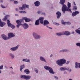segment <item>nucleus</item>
<instances>
[{"label":"nucleus","instance_id":"nucleus-1","mask_svg":"<svg viewBox=\"0 0 80 80\" xmlns=\"http://www.w3.org/2000/svg\"><path fill=\"white\" fill-rule=\"evenodd\" d=\"M66 62V60L65 59H62L57 61L56 63L59 66H63V64H65Z\"/></svg>","mask_w":80,"mask_h":80},{"label":"nucleus","instance_id":"nucleus-2","mask_svg":"<svg viewBox=\"0 0 80 80\" xmlns=\"http://www.w3.org/2000/svg\"><path fill=\"white\" fill-rule=\"evenodd\" d=\"M71 9H70V8H68L66 7V5H63L62 8V12H63V13H65V11H67V12H70L71 13H72Z\"/></svg>","mask_w":80,"mask_h":80},{"label":"nucleus","instance_id":"nucleus-3","mask_svg":"<svg viewBox=\"0 0 80 80\" xmlns=\"http://www.w3.org/2000/svg\"><path fill=\"white\" fill-rule=\"evenodd\" d=\"M16 23H17L18 25H16L17 28H19L20 25H22V23H24V21H23L22 19L17 20L16 21Z\"/></svg>","mask_w":80,"mask_h":80},{"label":"nucleus","instance_id":"nucleus-4","mask_svg":"<svg viewBox=\"0 0 80 80\" xmlns=\"http://www.w3.org/2000/svg\"><path fill=\"white\" fill-rule=\"evenodd\" d=\"M56 35L58 36H61L62 35H70V32H69L68 31H66L65 32H62L59 33H57Z\"/></svg>","mask_w":80,"mask_h":80},{"label":"nucleus","instance_id":"nucleus-5","mask_svg":"<svg viewBox=\"0 0 80 80\" xmlns=\"http://www.w3.org/2000/svg\"><path fill=\"white\" fill-rule=\"evenodd\" d=\"M44 68L46 70H49V72L50 73L54 74V72H53V69H52V68H51V67L45 66L44 67Z\"/></svg>","mask_w":80,"mask_h":80},{"label":"nucleus","instance_id":"nucleus-6","mask_svg":"<svg viewBox=\"0 0 80 80\" xmlns=\"http://www.w3.org/2000/svg\"><path fill=\"white\" fill-rule=\"evenodd\" d=\"M21 78H24L25 80H29L31 78L30 76H26L25 75H22L21 76Z\"/></svg>","mask_w":80,"mask_h":80},{"label":"nucleus","instance_id":"nucleus-7","mask_svg":"<svg viewBox=\"0 0 80 80\" xmlns=\"http://www.w3.org/2000/svg\"><path fill=\"white\" fill-rule=\"evenodd\" d=\"M7 24L8 25V27H11V28L13 29V28H15V26L13 25L12 24L10 23V20H8L7 22Z\"/></svg>","mask_w":80,"mask_h":80},{"label":"nucleus","instance_id":"nucleus-8","mask_svg":"<svg viewBox=\"0 0 80 80\" xmlns=\"http://www.w3.org/2000/svg\"><path fill=\"white\" fill-rule=\"evenodd\" d=\"M33 37H35L36 39H39L40 38V36L37 35V34L35 32L33 33Z\"/></svg>","mask_w":80,"mask_h":80},{"label":"nucleus","instance_id":"nucleus-9","mask_svg":"<svg viewBox=\"0 0 80 80\" xmlns=\"http://www.w3.org/2000/svg\"><path fill=\"white\" fill-rule=\"evenodd\" d=\"M8 35L9 39V38H11L12 37H15V34H13V33L12 32L8 33Z\"/></svg>","mask_w":80,"mask_h":80},{"label":"nucleus","instance_id":"nucleus-10","mask_svg":"<svg viewBox=\"0 0 80 80\" xmlns=\"http://www.w3.org/2000/svg\"><path fill=\"white\" fill-rule=\"evenodd\" d=\"M44 19V18L43 17H40L39 18V21H40V23L41 24H43V20Z\"/></svg>","mask_w":80,"mask_h":80},{"label":"nucleus","instance_id":"nucleus-11","mask_svg":"<svg viewBox=\"0 0 80 80\" xmlns=\"http://www.w3.org/2000/svg\"><path fill=\"white\" fill-rule=\"evenodd\" d=\"M79 12L78 11H76L74 12H73L72 13V17H74L75 16H76L77 15H78V14H79Z\"/></svg>","mask_w":80,"mask_h":80},{"label":"nucleus","instance_id":"nucleus-12","mask_svg":"<svg viewBox=\"0 0 80 80\" xmlns=\"http://www.w3.org/2000/svg\"><path fill=\"white\" fill-rule=\"evenodd\" d=\"M23 20H25V22H30V19L29 18H27V17H24V18H22V19Z\"/></svg>","mask_w":80,"mask_h":80},{"label":"nucleus","instance_id":"nucleus-13","mask_svg":"<svg viewBox=\"0 0 80 80\" xmlns=\"http://www.w3.org/2000/svg\"><path fill=\"white\" fill-rule=\"evenodd\" d=\"M22 26H23L24 29H27V28H28V25L26 23H25L23 24H22Z\"/></svg>","mask_w":80,"mask_h":80},{"label":"nucleus","instance_id":"nucleus-14","mask_svg":"<svg viewBox=\"0 0 80 80\" xmlns=\"http://www.w3.org/2000/svg\"><path fill=\"white\" fill-rule=\"evenodd\" d=\"M2 37L4 40H8L9 38L8 37H7L6 35L4 34H2Z\"/></svg>","mask_w":80,"mask_h":80},{"label":"nucleus","instance_id":"nucleus-15","mask_svg":"<svg viewBox=\"0 0 80 80\" xmlns=\"http://www.w3.org/2000/svg\"><path fill=\"white\" fill-rule=\"evenodd\" d=\"M6 23L4 22H2V20L0 19V27H3L4 25H5Z\"/></svg>","mask_w":80,"mask_h":80},{"label":"nucleus","instance_id":"nucleus-16","mask_svg":"<svg viewBox=\"0 0 80 80\" xmlns=\"http://www.w3.org/2000/svg\"><path fill=\"white\" fill-rule=\"evenodd\" d=\"M56 15H58L57 17V18H59L60 17V16L61 15H62V14L61 13L59 12H58L56 13Z\"/></svg>","mask_w":80,"mask_h":80},{"label":"nucleus","instance_id":"nucleus-17","mask_svg":"<svg viewBox=\"0 0 80 80\" xmlns=\"http://www.w3.org/2000/svg\"><path fill=\"white\" fill-rule=\"evenodd\" d=\"M80 68V63H78L77 62L75 63V68Z\"/></svg>","mask_w":80,"mask_h":80},{"label":"nucleus","instance_id":"nucleus-18","mask_svg":"<svg viewBox=\"0 0 80 80\" xmlns=\"http://www.w3.org/2000/svg\"><path fill=\"white\" fill-rule=\"evenodd\" d=\"M18 46H17L16 47L11 48V50H12V51H15V50H17V49H18Z\"/></svg>","mask_w":80,"mask_h":80},{"label":"nucleus","instance_id":"nucleus-19","mask_svg":"<svg viewBox=\"0 0 80 80\" xmlns=\"http://www.w3.org/2000/svg\"><path fill=\"white\" fill-rule=\"evenodd\" d=\"M34 4H35V6H36V7H38L40 5V2L38 1H37L35 2Z\"/></svg>","mask_w":80,"mask_h":80},{"label":"nucleus","instance_id":"nucleus-20","mask_svg":"<svg viewBox=\"0 0 80 80\" xmlns=\"http://www.w3.org/2000/svg\"><path fill=\"white\" fill-rule=\"evenodd\" d=\"M48 24H49V22H48V21L47 20H45L44 21L43 25L45 26V25H47Z\"/></svg>","mask_w":80,"mask_h":80},{"label":"nucleus","instance_id":"nucleus-21","mask_svg":"<svg viewBox=\"0 0 80 80\" xmlns=\"http://www.w3.org/2000/svg\"><path fill=\"white\" fill-rule=\"evenodd\" d=\"M65 0H60L59 3H60V4H61V5H65L63 4L65 3Z\"/></svg>","mask_w":80,"mask_h":80},{"label":"nucleus","instance_id":"nucleus-22","mask_svg":"<svg viewBox=\"0 0 80 80\" xmlns=\"http://www.w3.org/2000/svg\"><path fill=\"white\" fill-rule=\"evenodd\" d=\"M60 70L61 71H65V70H68V69L65 67H62V68H60Z\"/></svg>","mask_w":80,"mask_h":80},{"label":"nucleus","instance_id":"nucleus-23","mask_svg":"<svg viewBox=\"0 0 80 80\" xmlns=\"http://www.w3.org/2000/svg\"><path fill=\"white\" fill-rule=\"evenodd\" d=\"M62 23L63 25H66V24L67 25H70L71 24V23L69 22H62Z\"/></svg>","mask_w":80,"mask_h":80},{"label":"nucleus","instance_id":"nucleus-24","mask_svg":"<svg viewBox=\"0 0 80 80\" xmlns=\"http://www.w3.org/2000/svg\"><path fill=\"white\" fill-rule=\"evenodd\" d=\"M40 60L41 61H43V62H46V60H45V59L43 58V57H41L40 58Z\"/></svg>","mask_w":80,"mask_h":80},{"label":"nucleus","instance_id":"nucleus-25","mask_svg":"<svg viewBox=\"0 0 80 80\" xmlns=\"http://www.w3.org/2000/svg\"><path fill=\"white\" fill-rule=\"evenodd\" d=\"M20 70L22 72V69H23L24 68H25V65L24 64L23 65H21L20 66Z\"/></svg>","mask_w":80,"mask_h":80},{"label":"nucleus","instance_id":"nucleus-26","mask_svg":"<svg viewBox=\"0 0 80 80\" xmlns=\"http://www.w3.org/2000/svg\"><path fill=\"white\" fill-rule=\"evenodd\" d=\"M24 71L26 74H29L30 73V71L28 69H25Z\"/></svg>","mask_w":80,"mask_h":80},{"label":"nucleus","instance_id":"nucleus-27","mask_svg":"<svg viewBox=\"0 0 80 80\" xmlns=\"http://www.w3.org/2000/svg\"><path fill=\"white\" fill-rule=\"evenodd\" d=\"M40 24V22H39V20H38L36 21L35 23L36 25H38Z\"/></svg>","mask_w":80,"mask_h":80},{"label":"nucleus","instance_id":"nucleus-28","mask_svg":"<svg viewBox=\"0 0 80 80\" xmlns=\"http://www.w3.org/2000/svg\"><path fill=\"white\" fill-rule=\"evenodd\" d=\"M77 6H74L73 7V9H72L73 10H75V11H76L77 10Z\"/></svg>","mask_w":80,"mask_h":80},{"label":"nucleus","instance_id":"nucleus-29","mask_svg":"<svg viewBox=\"0 0 80 80\" xmlns=\"http://www.w3.org/2000/svg\"><path fill=\"white\" fill-rule=\"evenodd\" d=\"M68 8H70L71 7V3L69 2H68Z\"/></svg>","mask_w":80,"mask_h":80},{"label":"nucleus","instance_id":"nucleus-30","mask_svg":"<svg viewBox=\"0 0 80 80\" xmlns=\"http://www.w3.org/2000/svg\"><path fill=\"white\" fill-rule=\"evenodd\" d=\"M75 32L77 33H78V34H80V30L78 29H77L75 30Z\"/></svg>","mask_w":80,"mask_h":80},{"label":"nucleus","instance_id":"nucleus-31","mask_svg":"<svg viewBox=\"0 0 80 80\" xmlns=\"http://www.w3.org/2000/svg\"><path fill=\"white\" fill-rule=\"evenodd\" d=\"M9 55H10V56L12 58H14V55L13 54H12L10 53L9 54Z\"/></svg>","mask_w":80,"mask_h":80},{"label":"nucleus","instance_id":"nucleus-32","mask_svg":"<svg viewBox=\"0 0 80 80\" xmlns=\"http://www.w3.org/2000/svg\"><path fill=\"white\" fill-rule=\"evenodd\" d=\"M3 68V65H2L0 66V70H2Z\"/></svg>","mask_w":80,"mask_h":80},{"label":"nucleus","instance_id":"nucleus-33","mask_svg":"<svg viewBox=\"0 0 80 80\" xmlns=\"http://www.w3.org/2000/svg\"><path fill=\"white\" fill-rule=\"evenodd\" d=\"M14 3L15 4H17L18 3V2L17 1H15L14 2Z\"/></svg>","mask_w":80,"mask_h":80},{"label":"nucleus","instance_id":"nucleus-34","mask_svg":"<svg viewBox=\"0 0 80 80\" xmlns=\"http://www.w3.org/2000/svg\"><path fill=\"white\" fill-rule=\"evenodd\" d=\"M7 20V17L6 16L5 18L3 19V20L4 21H5L6 20Z\"/></svg>","mask_w":80,"mask_h":80},{"label":"nucleus","instance_id":"nucleus-35","mask_svg":"<svg viewBox=\"0 0 80 80\" xmlns=\"http://www.w3.org/2000/svg\"><path fill=\"white\" fill-rule=\"evenodd\" d=\"M76 45L77 46L80 47V43H76Z\"/></svg>","mask_w":80,"mask_h":80},{"label":"nucleus","instance_id":"nucleus-36","mask_svg":"<svg viewBox=\"0 0 80 80\" xmlns=\"http://www.w3.org/2000/svg\"><path fill=\"white\" fill-rule=\"evenodd\" d=\"M19 9L20 10H23V8L22 7H20L19 8Z\"/></svg>","mask_w":80,"mask_h":80},{"label":"nucleus","instance_id":"nucleus-37","mask_svg":"<svg viewBox=\"0 0 80 80\" xmlns=\"http://www.w3.org/2000/svg\"><path fill=\"white\" fill-rule=\"evenodd\" d=\"M38 14H40V13H42V11H38Z\"/></svg>","mask_w":80,"mask_h":80},{"label":"nucleus","instance_id":"nucleus-38","mask_svg":"<svg viewBox=\"0 0 80 80\" xmlns=\"http://www.w3.org/2000/svg\"><path fill=\"white\" fill-rule=\"evenodd\" d=\"M26 7L25 5L23 4L22 5V8H25Z\"/></svg>","mask_w":80,"mask_h":80},{"label":"nucleus","instance_id":"nucleus-39","mask_svg":"<svg viewBox=\"0 0 80 80\" xmlns=\"http://www.w3.org/2000/svg\"><path fill=\"white\" fill-rule=\"evenodd\" d=\"M26 62H30V60L29 59H28L27 60V59H26Z\"/></svg>","mask_w":80,"mask_h":80},{"label":"nucleus","instance_id":"nucleus-40","mask_svg":"<svg viewBox=\"0 0 80 80\" xmlns=\"http://www.w3.org/2000/svg\"><path fill=\"white\" fill-rule=\"evenodd\" d=\"M25 6L26 8H29V6L28 5H27V4H25Z\"/></svg>","mask_w":80,"mask_h":80},{"label":"nucleus","instance_id":"nucleus-41","mask_svg":"<svg viewBox=\"0 0 80 80\" xmlns=\"http://www.w3.org/2000/svg\"><path fill=\"white\" fill-rule=\"evenodd\" d=\"M1 6L2 8H5V7H4L3 5H1Z\"/></svg>","mask_w":80,"mask_h":80},{"label":"nucleus","instance_id":"nucleus-42","mask_svg":"<svg viewBox=\"0 0 80 80\" xmlns=\"http://www.w3.org/2000/svg\"><path fill=\"white\" fill-rule=\"evenodd\" d=\"M35 72H36V73H38V70H35Z\"/></svg>","mask_w":80,"mask_h":80},{"label":"nucleus","instance_id":"nucleus-43","mask_svg":"<svg viewBox=\"0 0 80 80\" xmlns=\"http://www.w3.org/2000/svg\"><path fill=\"white\" fill-rule=\"evenodd\" d=\"M67 70H68L69 72H70L72 71V69H69H69H68Z\"/></svg>","mask_w":80,"mask_h":80},{"label":"nucleus","instance_id":"nucleus-44","mask_svg":"<svg viewBox=\"0 0 80 80\" xmlns=\"http://www.w3.org/2000/svg\"><path fill=\"white\" fill-rule=\"evenodd\" d=\"M54 78H56L57 80H58V77H57L56 76H54Z\"/></svg>","mask_w":80,"mask_h":80},{"label":"nucleus","instance_id":"nucleus-45","mask_svg":"<svg viewBox=\"0 0 80 80\" xmlns=\"http://www.w3.org/2000/svg\"><path fill=\"white\" fill-rule=\"evenodd\" d=\"M55 25H59V24L58 23H56Z\"/></svg>","mask_w":80,"mask_h":80},{"label":"nucleus","instance_id":"nucleus-46","mask_svg":"<svg viewBox=\"0 0 80 80\" xmlns=\"http://www.w3.org/2000/svg\"><path fill=\"white\" fill-rule=\"evenodd\" d=\"M60 52H65V50H62V51H61Z\"/></svg>","mask_w":80,"mask_h":80},{"label":"nucleus","instance_id":"nucleus-47","mask_svg":"<svg viewBox=\"0 0 80 80\" xmlns=\"http://www.w3.org/2000/svg\"><path fill=\"white\" fill-rule=\"evenodd\" d=\"M22 13H26L25 11H22Z\"/></svg>","mask_w":80,"mask_h":80},{"label":"nucleus","instance_id":"nucleus-48","mask_svg":"<svg viewBox=\"0 0 80 80\" xmlns=\"http://www.w3.org/2000/svg\"><path fill=\"white\" fill-rule=\"evenodd\" d=\"M68 63H69V61H68L66 62V64H67V65H68Z\"/></svg>","mask_w":80,"mask_h":80},{"label":"nucleus","instance_id":"nucleus-49","mask_svg":"<svg viewBox=\"0 0 80 80\" xmlns=\"http://www.w3.org/2000/svg\"><path fill=\"white\" fill-rule=\"evenodd\" d=\"M26 59H24L22 60L23 62H26Z\"/></svg>","mask_w":80,"mask_h":80},{"label":"nucleus","instance_id":"nucleus-50","mask_svg":"<svg viewBox=\"0 0 80 80\" xmlns=\"http://www.w3.org/2000/svg\"><path fill=\"white\" fill-rule=\"evenodd\" d=\"M19 13H23V11H19Z\"/></svg>","mask_w":80,"mask_h":80},{"label":"nucleus","instance_id":"nucleus-51","mask_svg":"<svg viewBox=\"0 0 80 80\" xmlns=\"http://www.w3.org/2000/svg\"><path fill=\"white\" fill-rule=\"evenodd\" d=\"M42 15H45V13H42Z\"/></svg>","mask_w":80,"mask_h":80},{"label":"nucleus","instance_id":"nucleus-52","mask_svg":"<svg viewBox=\"0 0 80 80\" xmlns=\"http://www.w3.org/2000/svg\"><path fill=\"white\" fill-rule=\"evenodd\" d=\"M65 52H67V51H68V50L66 49L65 50Z\"/></svg>","mask_w":80,"mask_h":80},{"label":"nucleus","instance_id":"nucleus-53","mask_svg":"<svg viewBox=\"0 0 80 80\" xmlns=\"http://www.w3.org/2000/svg\"><path fill=\"white\" fill-rule=\"evenodd\" d=\"M73 4L74 5H76V4H75V2H73Z\"/></svg>","mask_w":80,"mask_h":80},{"label":"nucleus","instance_id":"nucleus-54","mask_svg":"<svg viewBox=\"0 0 80 80\" xmlns=\"http://www.w3.org/2000/svg\"><path fill=\"white\" fill-rule=\"evenodd\" d=\"M52 56H53V55L51 54V55L50 56V57H52Z\"/></svg>","mask_w":80,"mask_h":80},{"label":"nucleus","instance_id":"nucleus-55","mask_svg":"<svg viewBox=\"0 0 80 80\" xmlns=\"http://www.w3.org/2000/svg\"><path fill=\"white\" fill-rule=\"evenodd\" d=\"M72 34H74V32H73V31L72 32Z\"/></svg>","mask_w":80,"mask_h":80},{"label":"nucleus","instance_id":"nucleus-56","mask_svg":"<svg viewBox=\"0 0 80 80\" xmlns=\"http://www.w3.org/2000/svg\"><path fill=\"white\" fill-rule=\"evenodd\" d=\"M16 11H18V8H16Z\"/></svg>","mask_w":80,"mask_h":80},{"label":"nucleus","instance_id":"nucleus-57","mask_svg":"<svg viewBox=\"0 0 80 80\" xmlns=\"http://www.w3.org/2000/svg\"><path fill=\"white\" fill-rule=\"evenodd\" d=\"M49 28H50V29H51V30H52V28L49 27Z\"/></svg>","mask_w":80,"mask_h":80},{"label":"nucleus","instance_id":"nucleus-58","mask_svg":"<svg viewBox=\"0 0 80 80\" xmlns=\"http://www.w3.org/2000/svg\"><path fill=\"white\" fill-rule=\"evenodd\" d=\"M0 73H2V71L0 70Z\"/></svg>","mask_w":80,"mask_h":80},{"label":"nucleus","instance_id":"nucleus-59","mask_svg":"<svg viewBox=\"0 0 80 80\" xmlns=\"http://www.w3.org/2000/svg\"><path fill=\"white\" fill-rule=\"evenodd\" d=\"M46 27L47 28H49V27H48V26H46Z\"/></svg>","mask_w":80,"mask_h":80},{"label":"nucleus","instance_id":"nucleus-60","mask_svg":"<svg viewBox=\"0 0 80 80\" xmlns=\"http://www.w3.org/2000/svg\"><path fill=\"white\" fill-rule=\"evenodd\" d=\"M69 80H72L71 79H70Z\"/></svg>","mask_w":80,"mask_h":80},{"label":"nucleus","instance_id":"nucleus-61","mask_svg":"<svg viewBox=\"0 0 80 80\" xmlns=\"http://www.w3.org/2000/svg\"><path fill=\"white\" fill-rule=\"evenodd\" d=\"M12 1V0H10V2H11V1Z\"/></svg>","mask_w":80,"mask_h":80},{"label":"nucleus","instance_id":"nucleus-62","mask_svg":"<svg viewBox=\"0 0 80 80\" xmlns=\"http://www.w3.org/2000/svg\"><path fill=\"white\" fill-rule=\"evenodd\" d=\"M74 28V27H72V28Z\"/></svg>","mask_w":80,"mask_h":80},{"label":"nucleus","instance_id":"nucleus-63","mask_svg":"<svg viewBox=\"0 0 80 80\" xmlns=\"http://www.w3.org/2000/svg\"><path fill=\"white\" fill-rule=\"evenodd\" d=\"M11 68H12V69H13V68H12V67H11Z\"/></svg>","mask_w":80,"mask_h":80},{"label":"nucleus","instance_id":"nucleus-64","mask_svg":"<svg viewBox=\"0 0 80 80\" xmlns=\"http://www.w3.org/2000/svg\"><path fill=\"white\" fill-rule=\"evenodd\" d=\"M78 29H79V30H80V28H78Z\"/></svg>","mask_w":80,"mask_h":80}]
</instances>
